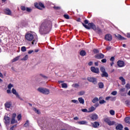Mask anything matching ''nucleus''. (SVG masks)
Returning <instances> with one entry per match:
<instances>
[{
    "label": "nucleus",
    "mask_w": 130,
    "mask_h": 130,
    "mask_svg": "<svg viewBox=\"0 0 130 130\" xmlns=\"http://www.w3.org/2000/svg\"><path fill=\"white\" fill-rule=\"evenodd\" d=\"M78 123L79 124H86V123H87V122L86 121H81L78 122Z\"/></svg>",
    "instance_id": "obj_35"
},
{
    "label": "nucleus",
    "mask_w": 130,
    "mask_h": 130,
    "mask_svg": "<svg viewBox=\"0 0 130 130\" xmlns=\"http://www.w3.org/2000/svg\"><path fill=\"white\" fill-rule=\"evenodd\" d=\"M107 123L109 125H113V124H114V123H115V122L110 121L108 122Z\"/></svg>",
    "instance_id": "obj_33"
},
{
    "label": "nucleus",
    "mask_w": 130,
    "mask_h": 130,
    "mask_svg": "<svg viewBox=\"0 0 130 130\" xmlns=\"http://www.w3.org/2000/svg\"><path fill=\"white\" fill-rule=\"evenodd\" d=\"M119 80L121 81L122 85H125V80L124 79V78H123V77H119Z\"/></svg>",
    "instance_id": "obj_22"
},
{
    "label": "nucleus",
    "mask_w": 130,
    "mask_h": 130,
    "mask_svg": "<svg viewBox=\"0 0 130 130\" xmlns=\"http://www.w3.org/2000/svg\"><path fill=\"white\" fill-rule=\"evenodd\" d=\"M100 71L102 72V73H104L105 72V68L103 67H101L100 68Z\"/></svg>",
    "instance_id": "obj_37"
},
{
    "label": "nucleus",
    "mask_w": 130,
    "mask_h": 130,
    "mask_svg": "<svg viewBox=\"0 0 130 130\" xmlns=\"http://www.w3.org/2000/svg\"><path fill=\"white\" fill-rule=\"evenodd\" d=\"M110 98H111V96H107L106 98V100L108 101L110 99Z\"/></svg>",
    "instance_id": "obj_59"
},
{
    "label": "nucleus",
    "mask_w": 130,
    "mask_h": 130,
    "mask_svg": "<svg viewBox=\"0 0 130 130\" xmlns=\"http://www.w3.org/2000/svg\"><path fill=\"white\" fill-rule=\"evenodd\" d=\"M97 30H98V33H102V31L101 30V29L99 28H97Z\"/></svg>",
    "instance_id": "obj_53"
},
{
    "label": "nucleus",
    "mask_w": 130,
    "mask_h": 130,
    "mask_svg": "<svg viewBox=\"0 0 130 130\" xmlns=\"http://www.w3.org/2000/svg\"><path fill=\"white\" fill-rule=\"evenodd\" d=\"M61 86H62V88H68V84L66 83H62L61 84Z\"/></svg>",
    "instance_id": "obj_30"
},
{
    "label": "nucleus",
    "mask_w": 130,
    "mask_h": 130,
    "mask_svg": "<svg viewBox=\"0 0 130 130\" xmlns=\"http://www.w3.org/2000/svg\"><path fill=\"white\" fill-rule=\"evenodd\" d=\"M32 110L33 111H35V113H37V114H40V113H41V111L36 108H32Z\"/></svg>",
    "instance_id": "obj_16"
},
{
    "label": "nucleus",
    "mask_w": 130,
    "mask_h": 130,
    "mask_svg": "<svg viewBox=\"0 0 130 130\" xmlns=\"http://www.w3.org/2000/svg\"><path fill=\"white\" fill-rule=\"evenodd\" d=\"M99 99L98 98H95L93 99L92 102L93 103H96L98 101Z\"/></svg>",
    "instance_id": "obj_36"
},
{
    "label": "nucleus",
    "mask_w": 130,
    "mask_h": 130,
    "mask_svg": "<svg viewBox=\"0 0 130 130\" xmlns=\"http://www.w3.org/2000/svg\"><path fill=\"white\" fill-rule=\"evenodd\" d=\"M83 26L85 27L86 29H88L90 30V29H93L94 31H96L97 30V27H96V25L93 23H89L88 24V25L84 24V23H82Z\"/></svg>",
    "instance_id": "obj_2"
},
{
    "label": "nucleus",
    "mask_w": 130,
    "mask_h": 130,
    "mask_svg": "<svg viewBox=\"0 0 130 130\" xmlns=\"http://www.w3.org/2000/svg\"><path fill=\"white\" fill-rule=\"evenodd\" d=\"M12 93H13L14 95H15L16 98H18V99H20V100H21V101H23V100H24L23 98H21L20 94H19L18 92H17V90L15 89V88H12Z\"/></svg>",
    "instance_id": "obj_5"
},
{
    "label": "nucleus",
    "mask_w": 130,
    "mask_h": 130,
    "mask_svg": "<svg viewBox=\"0 0 130 130\" xmlns=\"http://www.w3.org/2000/svg\"><path fill=\"white\" fill-rule=\"evenodd\" d=\"M5 13L6 15H11L12 14V12H11V10L9 9H7L5 10Z\"/></svg>",
    "instance_id": "obj_21"
},
{
    "label": "nucleus",
    "mask_w": 130,
    "mask_h": 130,
    "mask_svg": "<svg viewBox=\"0 0 130 130\" xmlns=\"http://www.w3.org/2000/svg\"><path fill=\"white\" fill-rule=\"evenodd\" d=\"M21 10L22 11H25L26 10V7L24 6L21 7Z\"/></svg>",
    "instance_id": "obj_55"
},
{
    "label": "nucleus",
    "mask_w": 130,
    "mask_h": 130,
    "mask_svg": "<svg viewBox=\"0 0 130 130\" xmlns=\"http://www.w3.org/2000/svg\"><path fill=\"white\" fill-rule=\"evenodd\" d=\"M125 104H126V105H129V101H125Z\"/></svg>",
    "instance_id": "obj_56"
},
{
    "label": "nucleus",
    "mask_w": 130,
    "mask_h": 130,
    "mask_svg": "<svg viewBox=\"0 0 130 130\" xmlns=\"http://www.w3.org/2000/svg\"><path fill=\"white\" fill-rule=\"evenodd\" d=\"M72 103H75V104H79V101L77 100H71Z\"/></svg>",
    "instance_id": "obj_32"
},
{
    "label": "nucleus",
    "mask_w": 130,
    "mask_h": 130,
    "mask_svg": "<svg viewBox=\"0 0 130 130\" xmlns=\"http://www.w3.org/2000/svg\"><path fill=\"white\" fill-rule=\"evenodd\" d=\"M35 6L37 9H39V10H42V8H43V9H44V8H45V7H44V5L41 3H39V4L35 3Z\"/></svg>",
    "instance_id": "obj_6"
},
{
    "label": "nucleus",
    "mask_w": 130,
    "mask_h": 130,
    "mask_svg": "<svg viewBox=\"0 0 130 130\" xmlns=\"http://www.w3.org/2000/svg\"><path fill=\"white\" fill-rule=\"evenodd\" d=\"M53 9H54V10H60L61 9V7L59 6H54L53 7Z\"/></svg>",
    "instance_id": "obj_39"
},
{
    "label": "nucleus",
    "mask_w": 130,
    "mask_h": 130,
    "mask_svg": "<svg viewBox=\"0 0 130 130\" xmlns=\"http://www.w3.org/2000/svg\"><path fill=\"white\" fill-rule=\"evenodd\" d=\"M93 52H94V53H99V50H98V49H93Z\"/></svg>",
    "instance_id": "obj_48"
},
{
    "label": "nucleus",
    "mask_w": 130,
    "mask_h": 130,
    "mask_svg": "<svg viewBox=\"0 0 130 130\" xmlns=\"http://www.w3.org/2000/svg\"><path fill=\"white\" fill-rule=\"evenodd\" d=\"M102 77H105V78H108V73L105 71V72H103L101 74Z\"/></svg>",
    "instance_id": "obj_18"
},
{
    "label": "nucleus",
    "mask_w": 130,
    "mask_h": 130,
    "mask_svg": "<svg viewBox=\"0 0 130 130\" xmlns=\"http://www.w3.org/2000/svg\"><path fill=\"white\" fill-rule=\"evenodd\" d=\"M5 106L6 110H8V109L11 108L12 107V102H7L5 104Z\"/></svg>",
    "instance_id": "obj_11"
},
{
    "label": "nucleus",
    "mask_w": 130,
    "mask_h": 130,
    "mask_svg": "<svg viewBox=\"0 0 130 130\" xmlns=\"http://www.w3.org/2000/svg\"><path fill=\"white\" fill-rule=\"evenodd\" d=\"M91 119H92V120H96V119H97V118H98V116L97 115H93L91 117Z\"/></svg>",
    "instance_id": "obj_26"
},
{
    "label": "nucleus",
    "mask_w": 130,
    "mask_h": 130,
    "mask_svg": "<svg viewBox=\"0 0 130 130\" xmlns=\"http://www.w3.org/2000/svg\"><path fill=\"white\" fill-rule=\"evenodd\" d=\"M64 17L65 18V19H70V16L68 14H64Z\"/></svg>",
    "instance_id": "obj_45"
},
{
    "label": "nucleus",
    "mask_w": 130,
    "mask_h": 130,
    "mask_svg": "<svg viewBox=\"0 0 130 130\" xmlns=\"http://www.w3.org/2000/svg\"><path fill=\"white\" fill-rule=\"evenodd\" d=\"M23 125L25 127H27V126H29V121L26 120V122Z\"/></svg>",
    "instance_id": "obj_34"
},
{
    "label": "nucleus",
    "mask_w": 130,
    "mask_h": 130,
    "mask_svg": "<svg viewBox=\"0 0 130 130\" xmlns=\"http://www.w3.org/2000/svg\"><path fill=\"white\" fill-rule=\"evenodd\" d=\"M78 101L81 104H84V103H85V101L82 98H79Z\"/></svg>",
    "instance_id": "obj_20"
},
{
    "label": "nucleus",
    "mask_w": 130,
    "mask_h": 130,
    "mask_svg": "<svg viewBox=\"0 0 130 130\" xmlns=\"http://www.w3.org/2000/svg\"><path fill=\"white\" fill-rule=\"evenodd\" d=\"M124 120L126 123L130 124V117H125Z\"/></svg>",
    "instance_id": "obj_24"
},
{
    "label": "nucleus",
    "mask_w": 130,
    "mask_h": 130,
    "mask_svg": "<svg viewBox=\"0 0 130 130\" xmlns=\"http://www.w3.org/2000/svg\"><path fill=\"white\" fill-rule=\"evenodd\" d=\"M87 80L88 81V82L93 83L94 85L97 84V79L94 77H88Z\"/></svg>",
    "instance_id": "obj_7"
},
{
    "label": "nucleus",
    "mask_w": 130,
    "mask_h": 130,
    "mask_svg": "<svg viewBox=\"0 0 130 130\" xmlns=\"http://www.w3.org/2000/svg\"><path fill=\"white\" fill-rule=\"evenodd\" d=\"M33 52H34V50H29L28 51V54H31V53H33Z\"/></svg>",
    "instance_id": "obj_50"
},
{
    "label": "nucleus",
    "mask_w": 130,
    "mask_h": 130,
    "mask_svg": "<svg viewBox=\"0 0 130 130\" xmlns=\"http://www.w3.org/2000/svg\"><path fill=\"white\" fill-rule=\"evenodd\" d=\"M13 87H14V85L11 83L9 84L8 86V88L9 89V90H11Z\"/></svg>",
    "instance_id": "obj_38"
},
{
    "label": "nucleus",
    "mask_w": 130,
    "mask_h": 130,
    "mask_svg": "<svg viewBox=\"0 0 130 130\" xmlns=\"http://www.w3.org/2000/svg\"><path fill=\"white\" fill-rule=\"evenodd\" d=\"M92 64H93L92 61H90L88 63V66H92Z\"/></svg>",
    "instance_id": "obj_63"
},
{
    "label": "nucleus",
    "mask_w": 130,
    "mask_h": 130,
    "mask_svg": "<svg viewBox=\"0 0 130 130\" xmlns=\"http://www.w3.org/2000/svg\"><path fill=\"white\" fill-rule=\"evenodd\" d=\"M21 118H22V116H21V115H18L17 116L18 120H20Z\"/></svg>",
    "instance_id": "obj_49"
},
{
    "label": "nucleus",
    "mask_w": 130,
    "mask_h": 130,
    "mask_svg": "<svg viewBox=\"0 0 130 130\" xmlns=\"http://www.w3.org/2000/svg\"><path fill=\"white\" fill-rule=\"evenodd\" d=\"M80 54L81 56H85V55H86V52L84 50H82L80 51Z\"/></svg>",
    "instance_id": "obj_28"
},
{
    "label": "nucleus",
    "mask_w": 130,
    "mask_h": 130,
    "mask_svg": "<svg viewBox=\"0 0 130 130\" xmlns=\"http://www.w3.org/2000/svg\"><path fill=\"white\" fill-rule=\"evenodd\" d=\"M122 128H123V126L121 124H118L116 126V129H122Z\"/></svg>",
    "instance_id": "obj_17"
},
{
    "label": "nucleus",
    "mask_w": 130,
    "mask_h": 130,
    "mask_svg": "<svg viewBox=\"0 0 130 130\" xmlns=\"http://www.w3.org/2000/svg\"><path fill=\"white\" fill-rule=\"evenodd\" d=\"M81 111H82V112H88L89 113V111L88 110H87V109H83L81 110Z\"/></svg>",
    "instance_id": "obj_44"
},
{
    "label": "nucleus",
    "mask_w": 130,
    "mask_h": 130,
    "mask_svg": "<svg viewBox=\"0 0 130 130\" xmlns=\"http://www.w3.org/2000/svg\"><path fill=\"white\" fill-rule=\"evenodd\" d=\"M15 117H16V115H14L11 119V124H14V123H17V122H18V121L15 119Z\"/></svg>",
    "instance_id": "obj_15"
},
{
    "label": "nucleus",
    "mask_w": 130,
    "mask_h": 130,
    "mask_svg": "<svg viewBox=\"0 0 130 130\" xmlns=\"http://www.w3.org/2000/svg\"><path fill=\"white\" fill-rule=\"evenodd\" d=\"M72 87H74V88H78L79 87V84L76 83V84H73L72 85Z\"/></svg>",
    "instance_id": "obj_42"
},
{
    "label": "nucleus",
    "mask_w": 130,
    "mask_h": 130,
    "mask_svg": "<svg viewBox=\"0 0 130 130\" xmlns=\"http://www.w3.org/2000/svg\"><path fill=\"white\" fill-rule=\"evenodd\" d=\"M4 119L5 120V123L6 125H8V124H10V122H11V118L8 116H5Z\"/></svg>",
    "instance_id": "obj_9"
},
{
    "label": "nucleus",
    "mask_w": 130,
    "mask_h": 130,
    "mask_svg": "<svg viewBox=\"0 0 130 130\" xmlns=\"http://www.w3.org/2000/svg\"><path fill=\"white\" fill-rule=\"evenodd\" d=\"M84 94H85V91H82L79 92V95H80V96L84 95Z\"/></svg>",
    "instance_id": "obj_43"
},
{
    "label": "nucleus",
    "mask_w": 130,
    "mask_h": 130,
    "mask_svg": "<svg viewBox=\"0 0 130 130\" xmlns=\"http://www.w3.org/2000/svg\"><path fill=\"white\" fill-rule=\"evenodd\" d=\"M117 91H112L111 93V95H113V96H115L116 95H117Z\"/></svg>",
    "instance_id": "obj_41"
},
{
    "label": "nucleus",
    "mask_w": 130,
    "mask_h": 130,
    "mask_svg": "<svg viewBox=\"0 0 130 130\" xmlns=\"http://www.w3.org/2000/svg\"><path fill=\"white\" fill-rule=\"evenodd\" d=\"M84 23L85 24H88L89 23V21L87 20H84Z\"/></svg>",
    "instance_id": "obj_61"
},
{
    "label": "nucleus",
    "mask_w": 130,
    "mask_h": 130,
    "mask_svg": "<svg viewBox=\"0 0 130 130\" xmlns=\"http://www.w3.org/2000/svg\"><path fill=\"white\" fill-rule=\"evenodd\" d=\"M100 104H104V103H106V102L104 101V100H101L99 101Z\"/></svg>",
    "instance_id": "obj_40"
},
{
    "label": "nucleus",
    "mask_w": 130,
    "mask_h": 130,
    "mask_svg": "<svg viewBox=\"0 0 130 130\" xmlns=\"http://www.w3.org/2000/svg\"><path fill=\"white\" fill-rule=\"evenodd\" d=\"M26 11H27V12H31L32 11V9L29 8H27Z\"/></svg>",
    "instance_id": "obj_52"
},
{
    "label": "nucleus",
    "mask_w": 130,
    "mask_h": 130,
    "mask_svg": "<svg viewBox=\"0 0 130 130\" xmlns=\"http://www.w3.org/2000/svg\"><path fill=\"white\" fill-rule=\"evenodd\" d=\"M7 92L8 94H11V89H8L7 90Z\"/></svg>",
    "instance_id": "obj_58"
},
{
    "label": "nucleus",
    "mask_w": 130,
    "mask_h": 130,
    "mask_svg": "<svg viewBox=\"0 0 130 130\" xmlns=\"http://www.w3.org/2000/svg\"><path fill=\"white\" fill-rule=\"evenodd\" d=\"M48 26H49V23L47 21H44L40 27V32H43L45 31V29L48 28Z\"/></svg>",
    "instance_id": "obj_3"
},
{
    "label": "nucleus",
    "mask_w": 130,
    "mask_h": 130,
    "mask_svg": "<svg viewBox=\"0 0 130 130\" xmlns=\"http://www.w3.org/2000/svg\"><path fill=\"white\" fill-rule=\"evenodd\" d=\"M25 39L26 40H27V41H32L31 44L32 45H34V44H36L37 43L38 39L37 38H36V39H34V36L32 34H26L25 35Z\"/></svg>",
    "instance_id": "obj_1"
},
{
    "label": "nucleus",
    "mask_w": 130,
    "mask_h": 130,
    "mask_svg": "<svg viewBox=\"0 0 130 130\" xmlns=\"http://www.w3.org/2000/svg\"><path fill=\"white\" fill-rule=\"evenodd\" d=\"M29 58V56L28 55H26L23 58L21 59V60L26 61Z\"/></svg>",
    "instance_id": "obj_29"
},
{
    "label": "nucleus",
    "mask_w": 130,
    "mask_h": 130,
    "mask_svg": "<svg viewBox=\"0 0 130 130\" xmlns=\"http://www.w3.org/2000/svg\"><path fill=\"white\" fill-rule=\"evenodd\" d=\"M117 66L119 68H122L124 66V62L123 61L119 60L117 61Z\"/></svg>",
    "instance_id": "obj_14"
},
{
    "label": "nucleus",
    "mask_w": 130,
    "mask_h": 130,
    "mask_svg": "<svg viewBox=\"0 0 130 130\" xmlns=\"http://www.w3.org/2000/svg\"><path fill=\"white\" fill-rule=\"evenodd\" d=\"M101 61L103 63H105V62H106V61H107V60L106 59V58H104V59H102Z\"/></svg>",
    "instance_id": "obj_47"
},
{
    "label": "nucleus",
    "mask_w": 130,
    "mask_h": 130,
    "mask_svg": "<svg viewBox=\"0 0 130 130\" xmlns=\"http://www.w3.org/2000/svg\"><path fill=\"white\" fill-rule=\"evenodd\" d=\"M98 86L100 89H103V88L104 87V84H103V83L102 82L99 83Z\"/></svg>",
    "instance_id": "obj_25"
},
{
    "label": "nucleus",
    "mask_w": 130,
    "mask_h": 130,
    "mask_svg": "<svg viewBox=\"0 0 130 130\" xmlns=\"http://www.w3.org/2000/svg\"><path fill=\"white\" fill-rule=\"evenodd\" d=\"M125 87L127 88V89H130V85H129V84H127L125 85Z\"/></svg>",
    "instance_id": "obj_51"
},
{
    "label": "nucleus",
    "mask_w": 130,
    "mask_h": 130,
    "mask_svg": "<svg viewBox=\"0 0 130 130\" xmlns=\"http://www.w3.org/2000/svg\"><path fill=\"white\" fill-rule=\"evenodd\" d=\"M105 39L107 41H111L112 40V36L110 34H107L105 36Z\"/></svg>",
    "instance_id": "obj_12"
},
{
    "label": "nucleus",
    "mask_w": 130,
    "mask_h": 130,
    "mask_svg": "<svg viewBox=\"0 0 130 130\" xmlns=\"http://www.w3.org/2000/svg\"><path fill=\"white\" fill-rule=\"evenodd\" d=\"M120 91L121 92H124V91H125V88H121V89H120Z\"/></svg>",
    "instance_id": "obj_57"
},
{
    "label": "nucleus",
    "mask_w": 130,
    "mask_h": 130,
    "mask_svg": "<svg viewBox=\"0 0 130 130\" xmlns=\"http://www.w3.org/2000/svg\"><path fill=\"white\" fill-rule=\"evenodd\" d=\"M96 109V108L92 106L90 108H88V113L89 112H93Z\"/></svg>",
    "instance_id": "obj_19"
},
{
    "label": "nucleus",
    "mask_w": 130,
    "mask_h": 130,
    "mask_svg": "<svg viewBox=\"0 0 130 130\" xmlns=\"http://www.w3.org/2000/svg\"><path fill=\"white\" fill-rule=\"evenodd\" d=\"M109 119L108 118H106L105 119V122H107V123H108L109 121H110Z\"/></svg>",
    "instance_id": "obj_54"
},
{
    "label": "nucleus",
    "mask_w": 130,
    "mask_h": 130,
    "mask_svg": "<svg viewBox=\"0 0 130 130\" xmlns=\"http://www.w3.org/2000/svg\"><path fill=\"white\" fill-rule=\"evenodd\" d=\"M15 126H16V125H14L13 126H12L10 128V130H14V127H15Z\"/></svg>",
    "instance_id": "obj_60"
},
{
    "label": "nucleus",
    "mask_w": 130,
    "mask_h": 130,
    "mask_svg": "<svg viewBox=\"0 0 130 130\" xmlns=\"http://www.w3.org/2000/svg\"><path fill=\"white\" fill-rule=\"evenodd\" d=\"M110 60H111V61H113V60H114V57H112L110 58Z\"/></svg>",
    "instance_id": "obj_62"
},
{
    "label": "nucleus",
    "mask_w": 130,
    "mask_h": 130,
    "mask_svg": "<svg viewBox=\"0 0 130 130\" xmlns=\"http://www.w3.org/2000/svg\"><path fill=\"white\" fill-rule=\"evenodd\" d=\"M127 38H130V32L127 34Z\"/></svg>",
    "instance_id": "obj_64"
},
{
    "label": "nucleus",
    "mask_w": 130,
    "mask_h": 130,
    "mask_svg": "<svg viewBox=\"0 0 130 130\" xmlns=\"http://www.w3.org/2000/svg\"><path fill=\"white\" fill-rule=\"evenodd\" d=\"M116 38H117L119 40H126V39L121 36L120 35H115Z\"/></svg>",
    "instance_id": "obj_13"
},
{
    "label": "nucleus",
    "mask_w": 130,
    "mask_h": 130,
    "mask_svg": "<svg viewBox=\"0 0 130 130\" xmlns=\"http://www.w3.org/2000/svg\"><path fill=\"white\" fill-rule=\"evenodd\" d=\"M21 51H22V52H25V51H26L27 48H26V47L23 46L21 47Z\"/></svg>",
    "instance_id": "obj_31"
},
{
    "label": "nucleus",
    "mask_w": 130,
    "mask_h": 130,
    "mask_svg": "<svg viewBox=\"0 0 130 130\" xmlns=\"http://www.w3.org/2000/svg\"><path fill=\"white\" fill-rule=\"evenodd\" d=\"M90 70L92 73H94V74H99V68H95L94 67L90 68Z\"/></svg>",
    "instance_id": "obj_8"
},
{
    "label": "nucleus",
    "mask_w": 130,
    "mask_h": 130,
    "mask_svg": "<svg viewBox=\"0 0 130 130\" xmlns=\"http://www.w3.org/2000/svg\"><path fill=\"white\" fill-rule=\"evenodd\" d=\"M95 58L97 59H101L102 58H104V54L102 53H99L94 56Z\"/></svg>",
    "instance_id": "obj_10"
},
{
    "label": "nucleus",
    "mask_w": 130,
    "mask_h": 130,
    "mask_svg": "<svg viewBox=\"0 0 130 130\" xmlns=\"http://www.w3.org/2000/svg\"><path fill=\"white\" fill-rule=\"evenodd\" d=\"M115 113V112L113 110H110V114H114Z\"/></svg>",
    "instance_id": "obj_46"
},
{
    "label": "nucleus",
    "mask_w": 130,
    "mask_h": 130,
    "mask_svg": "<svg viewBox=\"0 0 130 130\" xmlns=\"http://www.w3.org/2000/svg\"><path fill=\"white\" fill-rule=\"evenodd\" d=\"M99 125H100V124H99V122H94L92 125L93 127H95V128L98 127V126H99Z\"/></svg>",
    "instance_id": "obj_23"
},
{
    "label": "nucleus",
    "mask_w": 130,
    "mask_h": 130,
    "mask_svg": "<svg viewBox=\"0 0 130 130\" xmlns=\"http://www.w3.org/2000/svg\"><path fill=\"white\" fill-rule=\"evenodd\" d=\"M38 91L40 92V93H42L44 95H48V94L50 93V91L49 90V89L47 88H44L42 87H40L38 88Z\"/></svg>",
    "instance_id": "obj_4"
},
{
    "label": "nucleus",
    "mask_w": 130,
    "mask_h": 130,
    "mask_svg": "<svg viewBox=\"0 0 130 130\" xmlns=\"http://www.w3.org/2000/svg\"><path fill=\"white\" fill-rule=\"evenodd\" d=\"M20 58V56H18L14 58L12 60V62H15V61H17V60H19V59Z\"/></svg>",
    "instance_id": "obj_27"
}]
</instances>
